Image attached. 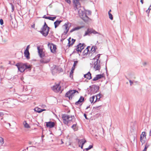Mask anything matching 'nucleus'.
I'll return each mask as SVG.
<instances>
[{"label":"nucleus","mask_w":151,"mask_h":151,"mask_svg":"<svg viewBox=\"0 0 151 151\" xmlns=\"http://www.w3.org/2000/svg\"><path fill=\"white\" fill-rule=\"evenodd\" d=\"M111 12V9H110V10L109 11V12H108V14H111L110 12Z\"/></svg>","instance_id":"55"},{"label":"nucleus","mask_w":151,"mask_h":151,"mask_svg":"<svg viewBox=\"0 0 151 151\" xmlns=\"http://www.w3.org/2000/svg\"><path fill=\"white\" fill-rule=\"evenodd\" d=\"M78 93L77 91L76 90H71L68 91L65 94V96L68 98L69 99H72V97L74 96L76 93Z\"/></svg>","instance_id":"5"},{"label":"nucleus","mask_w":151,"mask_h":151,"mask_svg":"<svg viewBox=\"0 0 151 151\" xmlns=\"http://www.w3.org/2000/svg\"><path fill=\"white\" fill-rule=\"evenodd\" d=\"M90 48V47H88L84 51V52L85 54H86L88 52V51H89V49Z\"/></svg>","instance_id":"32"},{"label":"nucleus","mask_w":151,"mask_h":151,"mask_svg":"<svg viewBox=\"0 0 151 151\" xmlns=\"http://www.w3.org/2000/svg\"><path fill=\"white\" fill-rule=\"evenodd\" d=\"M62 118L63 123L65 124H68L71 121H72L74 119V116L72 115H68L66 114H63Z\"/></svg>","instance_id":"2"},{"label":"nucleus","mask_w":151,"mask_h":151,"mask_svg":"<svg viewBox=\"0 0 151 151\" xmlns=\"http://www.w3.org/2000/svg\"><path fill=\"white\" fill-rule=\"evenodd\" d=\"M74 70H72V69H71V71L70 72V77L71 78H73V73Z\"/></svg>","instance_id":"35"},{"label":"nucleus","mask_w":151,"mask_h":151,"mask_svg":"<svg viewBox=\"0 0 151 151\" xmlns=\"http://www.w3.org/2000/svg\"><path fill=\"white\" fill-rule=\"evenodd\" d=\"M68 40V41H68V45H69V46H70L71 45H72L74 43V42L75 41V40H74V39H72V42L71 43V44H70V42Z\"/></svg>","instance_id":"33"},{"label":"nucleus","mask_w":151,"mask_h":151,"mask_svg":"<svg viewBox=\"0 0 151 151\" xmlns=\"http://www.w3.org/2000/svg\"><path fill=\"white\" fill-rule=\"evenodd\" d=\"M91 11L89 10H87L86 11L85 14H86V15H90L91 14Z\"/></svg>","instance_id":"36"},{"label":"nucleus","mask_w":151,"mask_h":151,"mask_svg":"<svg viewBox=\"0 0 151 151\" xmlns=\"http://www.w3.org/2000/svg\"><path fill=\"white\" fill-rule=\"evenodd\" d=\"M4 115V114L3 112H0V116H2Z\"/></svg>","instance_id":"46"},{"label":"nucleus","mask_w":151,"mask_h":151,"mask_svg":"<svg viewBox=\"0 0 151 151\" xmlns=\"http://www.w3.org/2000/svg\"><path fill=\"white\" fill-rule=\"evenodd\" d=\"M37 49L39 56L41 58H42L45 55L42 49L39 46L37 47Z\"/></svg>","instance_id":"10"},{"label":"nucleus","mask_w":151,"mask_h":151,"mask_svg":"<svg viewBox=\"0 0 151 151\" xmlns=\"http://www.w3.org/2000/svg\"><path fill=\"white\" fill-rule=\"evenodd\" d=\"M100 54H98L97 56L95 57L93 59L94 61L96 60L94 63V68L96 70H98L100 69L101 67L100 66V61L98 62L99 59L100 57Z\"/></svg>","instance_id":"3"},{"label":"nucleus","mask_w":151,"mask_h":151,"mask_svg":"<svg viewBox=\"0 0 151 151\" xmlns=\"http://www.w3.org/2000/svg\"><path fill=\"white\" fill-rule=\"evenodd\" d=\"M146 64H147V63L146 62H144L142 63V65L144 66H145L146 65Z\"/></svg>","instance_id":"48"},{"label":"nucleus","mask_w":151,"mask_h":151,"mask_svg":"<svg viewBox=\"0 0 151 151\" xmlns=\"http://www.w3.org/2000/svg\"><path fill=\"white\" fill-rule=\"evenodd\" d=\"M91 28H88L86 31L85 32V34L84 35V36H86L87 35H89V34H91Z\"/></svg>","instance_id":"22"},{"label":"nucleus","mask_w":151,"mask_h":151,"mask_svg":"<svg viewBox=\"0 0 151 151\" xmlns=\"http://www.w3.org/2000/svg\"><path fill=\"white\" fill-rule=\"evenodd\" d=\"M62 22L61 20H58L54 22V24L55 25V27L56 28L58 26L60 25V23Z\"/></svg>","instance_id":"18"},{"label":"nucleus","mask_w":151,"mask_h":151,"mask_svg":"<svg viewBox=\"0 0 151 151\" xmlns=\"http://www.w3.org/2000/svg\"><path fill=\"white\" fill-rule=\"evenodd\" d=\"M46 19H49L50 20L54 21V20L55 19H56V17H46Z\"/></svg>","instance_id":"31"},{"label":"nucleus","mask_w":151,"mask_h":151,"mask_svg":"<svg viewBox=\"0 0 151 151\" xmlns=\"http://www.w3.org/2000/svg\"><path fill=\"white\" fill-rule=\"evenodd\" d=\"M86 142V140H84V139H82L79 140L78 145L79 146L81 147V149H83V146L85 142Z\"/></svg>","instance_id":"13"},{"label":"nucleus","mask_w":151,"mask_h":151,"mask_svg":"<svg viewBox=\"0 0 151 151\" xmlns=\"http://www.w3.org/2000/svg\"><path fill=\"white\" fill-rule=\"evenodd\" d=\"M151 6L148 8V9H149V10H150V7Z\"/></svg>","instance_id":"57"},{"label":"nucleus","mask_w":151,"mask_h":151,"mask_svg":"<svg viewBox=\"0 0 151 151\" xmlns=\"http://www.w3.org/2000/svg\"><path fill=\"white\" fill-rule=\"evenodd\" d=\"M81 28V27H75V28H73L71 30H70V32H72L74 31L78 30L80 29Z\"/></svg>","instance_id":"26"},{"label":"nucleus","mask_w":151,"mask_h":151,"mask_svg":"<svg viewBox=\"0 0 151 151\" xmlns=\"http://www.w3.org/2000/svg\"><path fill=\"white\" fill-rule=\"evenodd\" d=\"M146 134L145 132H143L140 136V139L142 142L143 139L146 137Z\"/></svg>","instance_id":"23"},{"label":"nucleus","mask_w":151,"mask_h":151,"mask_svg":"<svg viewBox=\"0 0 151 151\" xmlns=\"http://www.w3.org/2000/svg\"><path fill=\"white\" fill-rule=\"evenodd\" d=\"M35 27V25H32V27H33V28H34Z\"/></svg>","instance_id":"58"},{"label":"nucleus","mask_w":151,"mask_h":151,"mask_svg":"<svg viewBox=\"0 0 151 151\" xmlns=\"http://www.w3.org/2000/svg\"><path fill=\"white\" fill-rule=\"evenodd\" d=\"M74 130V131H76L77 130V128L76 127V124H73L71 127Z\"/></svg>","instance_id":"29"},{"label":"nucleus","mask_w":151,"mask_h":151,"mask_svg":"<svg viewBox=\"0 0 151 151\" xmlns=\"http://www.w3.org/2000/svg\"><path fill=\"white\" fill-rule=\"evenodd\" d=\"M0 23L1 25H2L3 24V21L2 19H0Z\"/></svg>","instance_id":"41"},{"label":"nucleus","mask_w":151,"mask_h":151,"mask_svg":"<svg viewBox=\"0 0 151 151\" xmlns=\"http://www.w3.org/2000/svg\"><path fill=\"white\" fill-rule=\"evenodd\" d=\"M24 56L26 57L27 58L29 59V50H25L24 52Z\"/></svg>","instance_id":"21"},{"label":"nucleus","mask_w":151,"mask_h":151,"mask_svg":"<svg viewBox=\"0 0 151 151\" xmlns=\"http://www.w3.org/2000/svg\"><path fill=\"white\" fill-rule=\"evenodd\" d=\"M49 29L50 28L47 26L46 22H45L44 24L41 29V30L40 32L43 36L46 37L48 34Z\"/></svg>","instance_id":"4"},{"label":"nucleus","mask_w":151,"mask_h":151,"mask_svg":"<svg viewBox=\"0 0 151 151\" xmlns=\"http://www.w3.org/2000/svg\"><path fill=\"white\" fill-rule=\"evenodd\" d=\"M29 45H28L26 47V48L25 50H29Z\"/></svg>","instance_id":"44"},{"label":"nucleus","mask_w":151,"mask_h":151,"mask_svg":"<svg viewBox=\"0 0 151 151\" xmlns=\"http://www.w3.org/2000/svg\"><path fill=\"white\" fill-rule=\"evenodd\" d=\"M50 61V60L48 59L47 60H45L43 59H41L40 60L41 63H47Z\"/></svg>","instance_id":"28"},{"label":"nucleus","mask_w":151,"mask_h":151,"mask_svg":"<svg viewBox=\"0 0 151 151\" xmlns=\"http://www.w3.org/2000/svg\"><path fill=\"white\" fill-rule=\"evenodd\" d=\"M10 17L11 18V20L12 19V15H10Z\"/></svg>","instance_id":"54"},{"label":"nucleus","mask_w":151,"mask_h":151,"mask_svg":"<svg viewBox=\"0 0 151 151\" xmlns=\"http://www.w3.org/2000/svg\"><path fill=\"white\" fill-rule=\"evenodd\" d=\"M69 24L70 26V24L68 22L67 23H65L63 26V27H64V33L65 35L67 34L69 30V28H68V26Z\"/></svg>","instance_id":"8"},{"label":"nucleus","mask_w":151,"mask_h":151,"mask_svg":"<svg viewBox=\"0 0 151 151\" xmlns=\"http://www.w3.org/2000/svg\"><path fill=\"white\" fill-rule=\"evenodd\" d=\"M84 45V44H82V46H81L80 47V48L79 49V47H78V48H76V50L77 51V52H81L82 50H83L84 48V46H83V45Z\"/></svg>","instance_id":"24"},{"label":"nucleus","mask_w":151,"mask_h":151,"mask_svg":"<svg viewBox=\"0 0 151 151\" xmlns=\"http://www.w3.org/2000/svg\"><path fill=\"white\" fill-rule=\"evenodd\" d=\"M78 62L77 61H76L74 62V63L73 64V66L72 68V70H74L75 69V67L76 66L77 63H78Z\"/></svg>","instance_id":"27"},{"label":"nucleus","mask_w":151,"mask_h":151,"mask_svg":"<svg viewBox=\"0 0 151 151\" xmlns=\"http://www.w3.org/2000/svg\"><path fill=\"white\" fill-rule=\"evenodd\" d=\"M129 83L131 86H132L133 83V82L131 80L129 81Z\"/></svg>","instance_id":"47"},{"label":"nucleus","mask_w":151,"mask_h":151,"mask_svg":"<svg viewBox=\"0 0 151 151\" xmlns=\"http://www.w3.org/2000/svg\"><path fill=\"white\" fill-rule=\"evenodd\" d=\"M90 90L91 93L94 94L98 91L99 88L97 86L93 85L91 87Z\"/></svg>","instance_id":"7"},{"label":"nucleus","mask_w":151,"mask_h":151,"mask_svg":"<svg viewBox=\"0 0 151 151\" xmlns=\"http://www.w3.org/2000/svg\"><path fill=\"white\" fill-rule=\"evenodd\" d=\"M11 4V5L12 6V12H13L14 10V6H13V4Z\"/></svg>","instance_id":"40"},{"label":"nucleus","mask_w":151,"mask_h":151,"mask_svg":"<svg viewBox=\"0 0 151 151\" xmlns=\"http://www.w3.org/2000/svg\"><path fill=\"white\" fill-rule=\"evenodd\" d=\"M81 46H82V44H81V43H80L79 44H78V45H77V48H78V47H79V49H80V47Z\"/></svg>","instance_id":"43"},{"label":"nucleus","mask_w":151,"mask_h":151,"mask_svg":"<svg viewBox=\"0 0 151 151\" xmlns=\"http://www.w3.org/2000/svg\"><path fill=\"white\" fill-rule=\"evenodd\" d=\"M92 33L94 35L98 34L99 35H101V34L100 33L97 32L95 30L93 29H91V34Z\"/></svg>","instance_id":"25"},{"label":"nucleus","mask_w":151,"mask_h":151,"mask_svg":"<svg viewBox=\"0 0 151 151\" xmlns=\"http://www.w3.org/2000/svg\"><path fill=\"white\" fill-rule=\"evenodd\" d=\"M46 126L47 127L50 128L53 127L55 124L54 122H46Z\"/></svg>","instance_id":"11"},{"label":"nucleus","mask_w":151,"mask_h":151,"mask_svg":"<svg viewBox=\"0 0 151 151\" xmlns=\"http://www.w3.org/2000/svg\"><path fill=\"white\" fill-rule=\"evenodd\" d=\"M79 0H73V3L74 5L75 10H78V13L79 17L85 21L88 20V17L85 13L84 8L81 7L79 2Z\"/></svg>","instance_id":"1"},{"label":"nucleus","mask_w":151,"mask_h":151,"mask_svg":"<svg viewBox=\"0 0 151 151\" xmlns=\"http://www.w3.org/2000/svg\"><path fill=\"white\" fill-rule=\"evenodd\" d=\"M103 77V74L97 75L93 79V81H96Z\"/></svg>","instance_id":"14"},{"label":"nucleus","mask_w":151,"mask_h":151,"mask_svg":"<svg viewBox=\"0 0 151 151\" xmlns=\"http://www.w3.org/2000/svg\"><path fill=\"white\" fill-rule=\"evenodd\" d=\"M48 47L50 49L51 52L55 53L56 52V46L55 45L50 43H48L47 44Z\"/></svg>","instance_id":"6"},{"label":"nucleus","mask_w":151,"mask_h":151,"mask_svg":"<svg viewBox=\"0 0 151 151\" xmlns=\"http://www.w3.org/2000/svg\"><path fill=\"white\" fill-rule=\"evenodd\" d=\"M140 2L142 3V4H143V0H141Z\"/></svg>","instance_id":"53"},{"label":"nucleus","mask_w":151,"mask_h":151,"mask_svg":"<svg viewBox=\"0 0 151 151\" xmlns=\"http://www.w3.org/2000/svg\"><path fill=\"white\" fill-rule=\"evenodd\" d=\"M90 101L91 103L93 102H95L97 101V98L96 97V96H93L90 98Z\"/></svg>","instance_id":"15"},{"label":"nucleus","mask_w":151,"mask_h":151,"mask_svg":"<svg viewBox=\"0 0 151 151\" xmlns=\"http://www.w3.org/2000/svg\"><path fill=\"white\" fill-rule=\"evenodd\" d=\"M84 76L85 78L89 80L91 78V74L90 72H88L86 74L84 75Z\"/></svg>","instance_id":"16"},{"label":"nucleus","mask_w":151,"mask_h":151,"mask_svg":"<svg viewBox=\"0 0 151 151\" xmlns=\"http://www.w3.org/2000/svg\"><path fill=\"white\" fill-rule=\"evenodd\" d=\"M116 151H118L117 150Z\"/></svg>","instance_id":"60"},{"label":"nucleus","mask_w":151,"mask_h":151,"mask_svg":"<svg viewBox=\"0 0 151 151\" xmlns=\"http://www.w3.org/2000/svg\"><path fill=\"white\" fill-rule=\"evenodd\" d=\"M21 64H20V63H17L16 65H15L16 66H17V68H18V69L19 68V65H21Z\"/></svg>","instance_id":"45"},{"label":"nucleus","mask_w":151,"mask_h":151,"mask_svg":"<svg viewBox=\"0 0 151 151\" xmlns=\"http://www.w3.org/2000/svg\"><path fill=\"white\" fill-rule=\"evenodd\" d=\"M26 65L21 64L19 67L18 70L20 72L22 73L24 72L26 69Z\"/></svg>","instance_id":"12"},{"label":"nucleus","mask_w":151,"mask_h":151,"mask_svg":"<svg viewBox=\"0 0 151 151\" xmlns=\"http://www.w3.org/2000/svg\"><path fill=\"white\" fill-rule=\"evenodd\" d=\"M89 107V106L87 107V108H86V109H88Z\"/></svg>","instance_id":"59"},{"label":"nucleus","mask_w":151,"mask_h":151,"mask_svg":"<svg viewBox=\"0 0 151 151\" xmlns=\"http://www.w3.org/2000/svg\"><path fill=\"white\" fill-rule=\"evenodd\" d=\"M146 12L147 13H149L150 12V10H149V9H148L147 10Z\"/></svg>","instance_id":"49"},{"label":"nucleus","mask_w":151,"mask_h":151,"mask_svg":"<svg viewBox=\"0 0 151 151\" xmlns=\"http://www.w3.org/2000/svg\"><path fill=\"white\" fill-rule=\"evenodd\" d=\"M23 124L24 126V127L26 128H30V126L29 125L27 122L26 121H25L23 122Z\"/></svg>","instance_id":"20"},{"label":"nucleus","mask_w":151,"mask_h":151,"mask_svg":"<svg viewBox=\"0 0 151 151\" xmlns=\"http://www.w3.org/2000/svg\"><path fill=\"white\" fill-rule=\"evenodd\" d=\"M95 50V48H91V51H94Z\"/></svg>","instance_id":"51"},{"label":"nucleus","mask_w":151,"mask_h":151,"mask_svg":"<svg viewBox=\"0 0 151 151\" xmlns=\"http://www.w3.org/2000/svg\"><path fill=\"white\" fill-rule=\"evenodd\" d=\"M31 66L30 65H26V69H29L30 70Z\"/></svg>","instance_id":"39"},{"label":"nucleus","mask_w":151,"mask_h":151,"mask_svg":"<svg viewBox=\"0 0 151 151\" xmlns=\"http://www.w3.org/2000/svg\"><path fill=\"white\" fill-rule=\"evenodd\" d=\"M109 18L111 20L113 19V17L112 14H108Z\"/></svg>","instance_id":"38"},{"label":"nucleus","mask_w":151,"mask_h":151,"mask_svg":"<svg viewBox=\"0 0 151 151\" xmlns=\"http://www.w3.org/2000/svg\"><path fill=\"white\" fill-rule=\"evenodd\" d=\"M84 98L82 96H81L79 100L76 102V105H78L80 104L82 102L84 101Z\"/></svg>","instance_id":"17"},{"label":"nucleus","mask_w":151,"mask_h":151,"mask_svg":"<svg viewBox=\"0 0 151 151\" xmlns=\"http://www.w3.org/2000/svg\"><path fill=\"white\" fill-rule=\"evenodd\" d=\"M101 96L102 95L100 94H99L96 96V97L97 98V101H99L100 98L101 97Z\"/></svg>","instance_id":"34"},{"label":"nucleus","mask_w":151,"mask_h":151,"mask_svg":"<svg viewBox=\"0 0 151 151\" xmlns=\"http://www.w3.org/2000/svg\"><path fill=\"white\" fill-rule=\"evenodd\" d=\"M67 3L69 4H70L71 1L70 0H65Z\"/></svg>","instance_id":"42"},{"label":"nucleus","mask_w":151,"mask_h":151,"mask_svg":"<svg viewBox=\"0 0 151 151\" xmlns=\"http://www.w3.org/2000/svg\"><path fill=\"white\" fill-rule=\"evenodd\" d=\"M46 17L45 16H44V17H43V18H45V19H46V17Z\"/></svg>","instance_id":"56"},{"label":"nucleus","mask_w":151,"mask_h":151,"mask_svg":"<svg viewBox=\"0 0 151 151\" xmlns=\"http://www.w3.org/2000/svg\"><path fill=\"white\" fill-rule=\"evenodd\" d=\"M4 143V140L3 138L0 137V145L2 146Z\"/></svg>","instance_id":"30"},{"label":"nucleus","mask_w":151,"mask_h":151,"mask_svg":"<svg viewBox=\"0 0 151 151\" xmlns=\"http://www.w3.org/2000/svg\"><path fill=\"white\" fill-rule=\"evenodd\" d=\"M84 116L85 117V118L86 119H88L87 118V116H86V115L85 114H84Z\"/></svg>","instance_id":"50"},{"label":"nucleus","mask_w":151,"mask_h":151,"mask_svg":"<svg viewBox=\"0 0 151 151\" xmlns=\"http://www.w3.org/2000/svg\"><path fill=\"white\" fill-rule=\"evenodd\" d=\"M147 147H145L144 150H143V151H146Z\"/></svg>","instance_id":"52"},{"label":"nucleus","mask_w":151,"mask_h":151,"mask_svg":"<svg viewBox=\"0 0 151 151\" xmlns=\"http://www.w3.org/2000/svg\"><path fill=\"white\" fill-rule=\"evenodd\" d=\"M93 147V145H90L88 148H86L85 149L86 150L88 151L89 150L91 149V148H92Z\"/></svg>","instance_id":"37"},{"label":"nucleus","mask_w":151,"mask_h":151,"mask_svg":"<svg viewBox=\"0 0 151 151\" xmlns=\"http://www.w3.org/2000/svg\"><path fill=\"white\" fill-rule=\"evenodd\" d=\"M34 110L35 111L38 113H41L43 111H45L46 110L45 109H42L38 107H36L34 109Z\"/></svg>","instance_id":"19"},{"label":"nucleus","mask_w":151,"mask_h":151,"mask_svg":"<svg viewBox=\"0 0 151 151\" xmlns=\"http://www.w3.org/2000/svg\"><path fill=\"white\" fill-rule=\"evenodd\" d=\"M52 89L55 92H58L60 91V84H58L54 85L52 88Z\"/></svg>","instance_id":"9"}]
</instances>
